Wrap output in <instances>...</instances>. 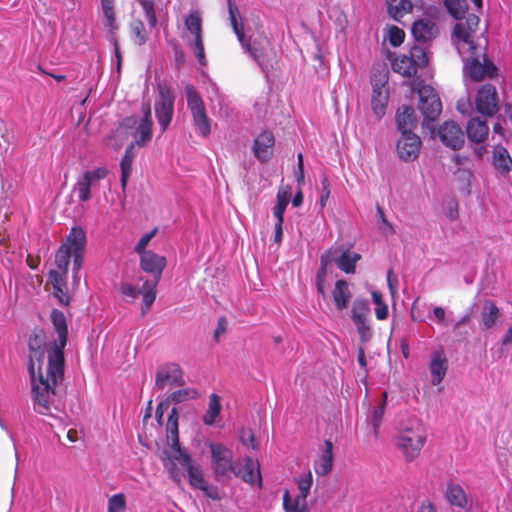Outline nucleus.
<instances>
[{
    "mask_svg": "<svg viewBox=\"0 0 512 512\" xmlns=\"http://www.w3.org/2000/svg\"><path fill=\"white\" fill-rule=\"evenodd\" d=\"M106 167H96L83 171L77 178L73 192L80 202H88L100 189V183L108 176Z\"/></svg>",
    "mask_w": 512,
    "mask_h": 512,
    "instance_id": "obj_7",
    "label": "nucleus"
},
{
    "mask_svg": "<svg viewBox=\"0 0 512 512\" xmlns=\"http://www.w3.org/2000/svg\"><path fill=\"white\" fill-rule=\"evenodd\" d=\"M416 512H437L436 507L429 501L421 503Z\"/></svg>",
    "mask_w": 512,
    "mask_h": 512,
    "instance_id": "obj_64",
    "label": "nucleus"
},
{
    "mask_svg": "<svg viewBox=\"0 0 512 512\" xmlns=\"http://www.w3.org/2000/svg\"><path fill=\"white\" fill-rule=\"evenodd\" d=\"M140 265L145 272L153 275V281L158 282L161 278L162 271L166 266V259L165 257L148 250L140 255Z\"/></svg>",
    "mask_w": 512,
    "mask_h": 512,
    "instance_id": "obj_18",
    "label": "nucleus"
},
{
    "mask_svg": "<svg viewBox=\"0 0 512 512\" xmlns=\"http://www.w3.org/2000/svg\"><path fill=\"white\" fill-rule=\"evenodd\" d=\"M144 10L148 25L155 28L157 25V17L154 9V0H138Z\"/></svg>",
    "mask_w": 512,
    "mask_h": 512,
    "instance_id": "obj_48",
    "label": "nucleus"
},
{
    "mask_svg": "<svg viewBox=\"0 0 512 512\" xmlns=\"http://www.w3.org/2000/svg\"><path fill=\"white\" fill-rule=\"evenodd\" d=\"M57 339L46 344V371L43 372L44 352L36 348L37 336L29 340L30 361L28 370L31 381L33 409L38 414L54 416V411L61 410V400L57 387L64 380V349L68 340V328L65 314L53 309L50 315Z\"/></svg>",
    "mask_w": 512,
    "mask_h": 512,
    "instance_id": "obj_1",
    "label": "nucleus"
},
{
    "mask_svg": "<svg viewBox=\"0 0 512 512\" xmlns=\"http://www.w3.org/2000/svg\"><path fill=\"white\" fill-rule=\"evenodd\" d=\"M229 19L234 33L236 34L239 42L243 49L250 54V56L258 63L263 72L267 71V65L265 63L264 48L259 43L254 41L253 43L245 40L243 27L241 23H238L237 17L239 16V10L235 4L230 0L228 1Z\"/></svg>",
    "mask_w": 512,
    "mask_h": 512,
    "instance_id": "obj_8",
    "label": "nucleus"
},
{
    "mask_svg": "<svg viewBox=\"0 0 512 512\" xmlns=\"http://www.w3.org/2000/svg\"><path fill=\"white\" fill-rule=\"evenodd\" d=\"M220 412H221L220 397L217 394L212 393L209 396L208 408L202 417L203 423L207 426L214 425L216 423V419L219 416Z\"/></svg>",
    "mask_w": 512,
    "mask_h": 512,
    "instance_id": "obj_34",
    "label": "nucleus"
},
{
    "mask_svg": "<svg viewBox=\"0 0 512 512\" xmlns=\"http://www.w3.org/2000/svg\"><path fill=\"white\" fill-rule=\"evenodd\" d=\"M408 56L411 57V60H413V64H415L417 69L424 67L428 62L426 52L418 45H414L410 49Z\"/></svg>",
    "mask_w": 512,
    "mask_h": 512,
    "instance_id": "obj_47",
    "label": "nucleus"
},
{
    "mask_svg": "<svg viewBox=\"0 0 512 512\" xmlns=\"http://www.w3.org/2000/svg\"><path fill=\"white\" fill-rule=\"evenodd\" d=\"M369 312L368 301L365 299H356L353 302L351 317L354 323L358 322L362 324V320L367 319V314Z\"/></svg>",
    "mask_w": 512,
    "mask_h": 512,
    "instance_id": "obj_40",
    "label": "nucleus"
},
{
    "mask_svg": "<svg viewBox=\"0 0 512 512\" xmlns=\"http://www.w3.org/2000/svg\"><path fill=\"white\" fill-rule=\"evenodd\" d=\"M377 213L379 215V219L382 223V231L386 236L392 235L395 233L393 225L387 220L383 209L380 206H377Z\"/></svg>",
    "mask_w": 512,
    "mask_h": 512,
    "instance_id": "obj_53",
    "label": "nucleus"
},
{
    "mask_svg": "<svg viewBox=\"0 0 512 512\" xmlns=\"http://www.w3.org/2000/svg\"><path fill=\"white\" fill-rule=\"evenodd\" d=\"M489 128L486 121L479 118H472L466 127L467 137L471 142L481 143L486 140Z\"/></svg>",
    "mask_w": 512,
    "mask_h": 512,
    "instance_id": "obj_24",
    "label": "nucleus"
},
{
    "mask_svg": "<svg viewBox=\"0 0 512 512\" xmlns=\"http://www.w3.org/2000/svg\"><path fill=\"white\" fill-rule=\"evenodd\" d=\"M306 500L300 496L293 497L289 490L283 493V509L285 512H304L306 509Z\"/></svg>",
    "mask_w": 512,
    "mask_h": 512,
    "instance_id": "obj_36",
    "label": "nucleus"
},
{
    "mask_svg": "<svg viewBox=\"0 0 512 512\" xmlns=\"http://www.w3.org/2000/svg\"><path fill=\"white\" fill-rule=\"evenodd\" d=\"M169 406H170V403L167 399L164 401H161L157 405V408L155 411V418L160 425L163 424L164 413L169 409Z\"/></svg>",
    "mask_w": 512,
    "mask_h": 512,
    "instance_id": "obj_60",
    "label": "nucleus"
},
{
    "mask_svg": "<svg viewBox=\"0 0 512 512\" xmlns=\"http://www.w3.org/2000/svg\"><path fill=\"white\" fill-rule=\"evenodd\" d=\"M211 468L217 480L228 478L235 469L233 452L223 444L210 442Z\"/></svg>",
    "mask_w": 512,
    "mask_h": 512,
    "instance_id": "obj_9",
    "label": "nucleus"
},
{
    "mask_svg": "<svg viewBox=\"0 0 512 512\" xmlns=\"http://www.w3.org/2000/svg\"><path fill=\"white\" fill-rule=\"evenodd\" d=\"M361 259V255L349 249L330 248L320 257V268L317 272V288L320 293L324 292L323 281L326 277L327 267L331 263L346 274H353L356 270V263Z\"/></svg>",
    "mask_w": 512,
    "mask_h": 512,
    "instance_id": "obj_4",
    "label": "nucleus"
},
{
    "mask_svg": "<svg viewBox=\"0 0 512 512\" xmlns=\"http://www.w3.org/2000/svg\"><path fill=\"white\" fill-rule=\"evenodd\" d=\"M419 110L424 117V124L430 128V123L437 120L442 111V103L436 90L430 85H423L419 91Z\"/></svg>",
    "mask_w": 512,
    "mask_h": 512,
    "instance_id": "obj_10",
    "label": "nucleus"
},
{
    "mask_svg": "<svg viewBox=\"0 0 512 512\" xmlns=\"http://www.w3.org/2000/svg\"><path fill=\"white\" fill-rule=\"evenodd\" d=\"M131 37L135 44L141 46L147 41V34L141 20L135 19L130 24Z\"/></svg>",
    "mask_w": 512,
    "mask_h": 512,
    "instance_id": "obj_42",
    "label": "nucleus"
},
{
    "mask_svg": "<svg viewBox=\"0 0 512 512\" xmlns=\"http://www.w3.org/2000/svg\"><path fill=\"white\" fill-rule=\"evenodd\" d=\"M143 116L138 117H127L123 120V125L126 128H134L135 143L134 145L144 146L152 138V117L151 108L149 104H143L142 106Z\"/></svg>",
    "mask_w": 512,
    "mask_h": 512,
    "instance_id": "obj_11",
    "label": "nucleus"
},
{
    "mask_svg": "<svg viewBox=\"0 0 512 512\" xmlns=\"http://www.w3.org/2000/svg\"><path fill=\"white\" fill-rule=\"evenodd\" d=\"M185 28L194 36V39H203L202 18L198 11H191L184 20Z\"/></svg>",
    "mask_w": 512,
    "mask_h": 512,
    "instance_id": "obj_37",
    "label": "nucleus"
},
{
    "mask_svg": "<svg viewBox=\"0 0 512 512\" xmlns=\"http://www.w3.org/2000/svg\"><path fill=\"white\" fill-rule=\"evenodd\" d=\"M183 373L179 365L169 363L161 366L156 374L155 385L163 389L167 385H182Z\"/></svg>",
    "mask_w": 512,
    "mask_h": 512,
    "instance_id": "obj_16",
    "label": "nucleus"
},
{
    "mask_svg": "<svg viewBox=\"0 0 512 512\" xmlns=\"http://www.w3.org/2000/svg\"><path fill=\"white\" fill-rule=\"evenodd\" d=\"M157 284L158 282L156 281H145L143 283L142 290H140V294H142L143 314H145L150 309L153 302L155 301Z\"/></svg>",
    "mask_w": 512,
    "mask_h": 512,
    "instance_id": "obj_38",
    "label": "nucleus"
},
{
    "mask_svg": "<svg viewBox=\"0 0 512 512\" xmlns=\"http://www.w3.org/2000/svg\"><path fill=\"white\" fill-rule=\"evenodd\" d=\"M204 495L212 500H220L221 493L217 486L207 483L202 489Z\"/></svg>",
    "mask_w": 512,
    "mask_h": 512,
    "instance_id": "obj_58",
    "label": "nucleus"
},
{
    "mask_svg": "<svg viewBox=\"0 0 512 512\" xmlns=\"http://www.w3.org/2000/svg\"><path fill=\"white\" fill-rule=\"evenodd\" d=\"M397 128L402 134L412 133L417 126L415 111L410 106H402L396 113Z\"/></svg>",
    "mask_w": 512,
    "mask_h": 512,
    "instance_id": "obj_22",
    "label": "nucleus"
},
{
    "mask_svg": "<svg viewBox=\"0 0 512 512\" xmlns=\"http://www.w3.org/2000/svg\"><path fill=\"white\" fill-rule=\"evenodd\" d=\"M105 18V27L109 29L110 32H113L118 29V24L116 22L114 11H108L103 14Z\"/></svg>",
    "mask_w": 512,
    "mask_h": 512,
    "instance_id": "obj_61",
    "label": "nucleus"
},
{
    "mask_svg": "<svg viewBox=\"0 0 512 512\" xmlns=\"http://www.w3.org/2000/svg\"><path fill=\"white\" fill-rule=\"evenodd\" d=\"M421 140L414 132L402 134L397 142V152L400 159L410 162L415 160L420 152Z\"/></svg>",
    "mask_w": 512,
    "mask_h": 512,
    "instance_id": "obj_15",
    "label": "nucleus"
},
{
    "mask_svg": "<svg viewBox=\"0 0 512 512\" xmlns=\"http://www.w3.org/2000/svg\"><path fill=\"white\" fill-rule=\"evenodd\" d=\"M187 106L193 118L196 133L205 138L211 132V122L207 116L205 104L196 88L187 84L184 88Z\"/></svg>",
    "mask_w": 512,
    "mask_h": 512,
    "instance_id": "obj_6",
    "label": "nucleus"
},
{
    "mask_svg": "<svg viewBox=\"0 0 512 512\" xmlns=\"http://www.w3.org/2000/svg\"><path fill=\"white\" fill-rule=\"evenodd\" d=\"M171 450H172L171 459L173 461H176L186 471H189V469H191V467H194V466L197 465V463H195L192 460L190 454L186 450L181 448L179 442L177 444L176 443H172L171 444Z\"/></svg>",
    "mask_w": 512,
    "mask_h": 512,
    "instance_id": "obj_35",
    "label": "nucleus"
},
{
    "mask_svg": "<svg viewBox=\"0 0 512 512\" xmlns=\"http://www.w3.org/2000/svg\"><path fill=\"white\" fill-rule=\"evenodd\" d=\"M411 32L417 42L428 43L437 36L438 28L432 20L424 18L413 23Z\"/></svg>",
    "mask_w": 512,
    "mask_h": 512,
    "instance_id": "obj_21",
    "label": "nucleus"
},
{
    "mask_svg": "<svg viewBox=\"0 0 512 512\" xmlns=\"http://www.w3.org/2000/svg\"><path fill=\"white\" fill-rule=\"evenodd\" d=\"M227 328V320L225 317H221L218 320L217 327L214 332V337L216 340L220 337V335L224 334Z\"/></svg>",
    "mask_w": 512,
    "mask_h": 512,
    "instance_id": "obj_63",
    "label": "nucleus"
},
{
    "mask_svg": "<svg viewBox=\"0 0 512 512\" xmlns=\"http://www.w3.org/2000/svg\"><path fill=\"white\" fill-rule=\"evenodd\" d=\"M188 44L193 49L194 55L198 60L199 64L201 66H206L207 60L205 57L203 39H193L192 41H189Z\"/></svg>",
    "mask_w": 512,
    "mask_h": 512,
    "instance_id": "obj_49",
    "label": "nucleus"
},
{
    "mask_svg": "<svg viewBox=\"0 0 512 512\" xmlns=\"http://www.w3.org/2000/svg\"><path fill=\"white\" fill-rule=\"evenodd\" d=\"M354 324L357 327V330L361 336V339L366 340L367 337L370 335V326L367 322V319L362 320V324L358 323V322H356Z\"/></svg>",
    "mask_w": 512,
    "mask_h": 512,
    "instance_id": "obj_62",
    "label": "nucleus"
},
{
    "mask_svg": "<svg viewBox=\"0 0 512 512\" xmlns=\"http://www.w3.org/2000/svg\"><path fill=\"white\" fill-rule=\"evenodd\" d=\"M275 143L274 135L270 131L261 132L252 145L254 156L262 163L269 161L273 155V146Z\"/></svg>",
    "mask_w": 512,
    "mask_h": 512,
    "instance_id": "obj_17",
    "label": "nucleus"
},
{
    "mask_svg": "<svg viewBox=\"0 0 512 512\" xmlns=\"http://www.w3.org/2000/svg\"><path fill=\"white\" fill-rule=\"evenodd\" d=\"M120 290L124 296L130 297L132 299L137 298L140 294V289H138L137 286L127 282L121 284Z\"/></svg>",
    "mask_w": 512,
    "mask_h": 512,
    "instance_id": "obj_56",
    "label": "nucleus"
},
{
    "mask_svg": "<svg viewBox=\"0 0 512 512\" xmlns=\"http://www.w3.org/2000/svg\"><path fill=\"white\" fill-rule=\"evenodd\" d=\"M454 34L458 53L464 63V73L474 81L493 76L497 70L495 65L488 61L482 46L474 43L471 33L457 24Z\"/></svg>",
    "mask_w": 512,
    "mask_h": 512,
    "instance_id": "obj_3",
    "label": "nucleus"
},
{
    "mask_svg": "<svg viewBox=\"0 0 512 512\" xmlns=\"http://www.w3.org/2000/svg\"><path fill=\"white\" fill-rule=\"evenodd\" d=\"M133 148H134V143H132L131 145H129L126 148L125 153L120 161V169H121L120 182H121V187L123 190H125V188H126V185H127V182H128L129 176L131 174V170H132V163H133V159H134Z\"/></svg>",
    "mask_w": 512,
    "mask_h": 512,
    "instance_id": "obj_32",
    "label": "nucleus"
},
{
    "mask_svg": "<svg viewBox=\"0 0 512 512\" xmlns=\"http://www.w3.org/2000/svg\"><path fill=\"white\" fill-rule=\"evenodd\" d=\"M392 68L396 73L407 77L415 75L418 71L411 57L406 54L397 56L392 61Z\"/></svg>",
    "mask_w": 512,
    "mask_h": 512,
    "instance_id": "obj_31",
    "label": "nucleus"
},
{
    "mask_svg": "<svg viewBox=\"0 0 512 512\" xmlns=\"http://www.w3.org/2000/svg\"><path fill=\"white\" fill-rule=\"evenodd\" d=\"M448 360L442 349L435 350L431 354L429 370L431 374V383L436 386L439 385L447 372Z\"/></svg>",
    "mask_w": 512,
    "mask_h": 512,
    "instance_id": "obj_19",
    "label": "nucleus"
},
{
    "mask_svg": "<svg viewBox=\"0 0 512 512\" xmlns=\"http://www.w3.org/2000/svg\"><path fill=\"white\" fill-rule=\"evenodd\" d=\"M330 196V182L326 176L321 179V195L319 204L321 208L326 206L327 200Z\"/></svg>",
    "mask_w": 512,
    "mask_h": 512,
    "instance_id": "obj_52",
    "label": "nucleus"
},
{
    "mask_svg": "<svg viewBox=\"0 0 512 512\" xmlns=\"http://www.w3.org/2000/svg\"><path fill=\"white\" fill-rule=\"evenodd\" d=\"M333 465V445L332 442L327 440L324 444V449L318 458V460L314 464V470L317 475H327Z\"/></svg>",
    "mask_w": 512,
    "mask_h": 512,
    "instance_id": "obj_26",
    "label": "nucleus"
},
{
    "mask_svg": "<svg viewBox=\"0 0 512 512\" xmlns=\"http://www.w3.org/2000/svg\"><path fill=\"white\" fill-rule=\"evenodd\" d=\"M372 300L375 304V315L378 320L388 317V306L383 302L382 294L376 290L372 291Z\"/></svg>",
    "mask_w": 512,
    "mask_h": 512,
    "instance_id": "obj_44",
    "label": "nucleus"
},
{
    "mask_svg": "<svg viewBox=\"0 0 512 512\" xmlns=\"http://www.w3.org/2000/svg\"><path fill=\"white\" fill-rule=\"evenodd\" d=\"M199 392L195 388H183L172 392L167 400L176 404L183 403L185 401L196 399L199 397Z\"/></svg>",
    "mask_w": 512,
    "mask_h": 512,
    "instance_id": "obj_39",
    "label": "nucleus"
},
{
    "mask_svg": "<svg viewBox=\"0 0 512 512\" xmlns=\"http://www.w3.org/2000/svg\"><path fill=\"white\" fill-rule=\"evenodd\" d=\"M404 38H405V32L401 28H399L397 26H391L389 28L388 40H389V43L393 47L400 46L403 43Z\"/></svg>",
    "mask_w": 512,
    "mask_h": 512,
    "instance_id": "obj_50",
    "label": "nucleus"
},
{
    "mask_svg": "<svg viewBox=\"0 0 512 512\" xmlns=\"http://www.w3.org/2000/svg\"><path fill=\"white\" fill-rule=\"evenodd\" d=\"M232 473L240 477L246 483L254 484L258 482L261 484L262 479L259 463L250 456L244 458V465L242 467H238L235 464V469Z\"/></svg>",
    "mask_w": 512,
    "mask_h": 512,
    "instance_id": "obj_20",
    "label": "nucleus"
},
{
    "mask_svg": "<svg viewBox=\"0 0 512 512\" xmlns=\"http://www.w3.org/2000/svg\"><path fill=\"white\" fill-rule=\"evenodd\" d=\"M446 498L448 502L460 508H465L467 505V495L461 485L452 481L447 483Z\"/></svg>",
    "mask_w": 512,
    "mask_h": 512,
    "instance_id": "obj_29",
    "label": "nucleus"
},
{
    "mask_svg": "<svg viewBox=\"0 0 512 512\" xmlns=\"http://www.w3.org/2000/svg\"><path fill=\"white\" fill-rule=\"evenodd\" d=\"M386 4L389 16L396 21H400L401 18L413 9L410 0H386Z\"/></svg>",
    "mask_w": 512,
    "mask_h": 512,
    "instance_id": "obj_30",
    "label": "nucleus"
},
{
    "mask_svg": "<svg viewBox=\"0 0 512 512\" xmlns=\"http://www.w3.org/2000/svg\"><path fill=\"white\" fill-rule=\"evenodd\" d=\"M126 497L123 493L112 495L108 499V512H125Z\"/></svg>",
    "mask_w": 512,
    "mask_h": 512,
    "instance_id": "obj_46",
    "label": "nucleus"
},
{
    "mask_svg": "<svg viewBox=\"0 0 512 512\" xmlns=\"http://www.w3.org/2000/svg\"><path fill=\"white\" fill-rule=\"evenodd\" d=\"M388 103V93L384 87V84L379 85L376 83L373 86L371 105L373 112L378 119L385 115L386 107Z\"/></svg>",
    "mask_w": 512,
    "mask_h": 512,
    "instance_id": "obj_23",
    "label": "nucleus"
},
{
    "mask_svg": "<svg viewBox=\"0 0 512 512\" xmlns=\"http://www.w3.org/2000/svg\"><path fill=\"white\" fill-rule=\"evenodd\" d=\"M444 5L448 12L458 18L460 9H461V1L460 0H444Z\"/></svg>",
    "mask_w": 512,
    "mask_h": 512,
    "instance_id": "obj_59",
    "label": "nucleus"
},
{
    "mask_svg": "<svg viewBox=\"0 0 512 512\" xmlns=\"http://www.w3.org/2000/svg\"><path fill=\"white\" fill-rule=\"evenodd\" d=\"M425 442L426 433L420 423H417L415 427L402 430L395 439L396 447L408 462L419 456Z\"/></svg>",
    "mask_w": 512,
    "mask_h": 512,
    "instance_id": "obj_5",
    "label": "nucleus"
},
{
    "mask_svg": "<svg viewBox=\"0 0 512 512\" xmlns=\"http://www.w3.org/2000/svg\"><path fill=\"white\" fill-rule=\"evenodd\" d=\"M86 243L87 237L84 229L80 226L72 227L70 233L67 235L65 241L61 244L55 255V264L59 270H51L49 272V279L53 284V288L66 286L65 280L71 258L73 264V282L75 284L79 283V272L83 265Z\"/></svg>",
    "mask_w": 512,
    "mask_h": 512,
    "instance_id": "obj_2",
    "label": "nucleus"
},
{
    "mask_svg": "<svg viewBox=\"0 0 512 512\" xmlns=\"http://www.w3.org/2000/svg\"><path fill=\"white\" fill-rule=\"evenodd\" d=\"M156 234V229H154L153 231L151 232H148L146 234H144L138 241L136 247H135V251L142 255L143 252H146L145 248L146 246L149 244L150 240L154 237V235Z\"/></svg>",
    "mask_w": 512,
    "mask_h": 512,
    "instance_id": "obj_55",
    "label": "nucleus"
},
{
    "mask_svg": "<svg viewBox=\"0 0 512 512\" xmlns=\"http://www.w3.org/2000/svg\"><path fill=\"white\" fill-rule=\"evenodd\" d=\"M187 474H188L189 484L194 489L201 490L208 483V481H206L204 478L203 471L199 464H197L194 467H191V469H189V471H187Z\"/></svg>",
    "mask_w": 512,
    "mask_h": 512,
    "instance_id": "obj_43",
    "label": "nucleus"
},
{
    "mask_svg": "<svg viewBox=\"0 0 512 512\" xmlns=\"http://www.w3.org/2000/svg\"><path fill=\"white\" fill-rule=\"evenodd\" d=\"M440 141L452 150H459L465 142L461 127L454 121L444 122L438 129Z\"/></svg>",
    "mask_w": 512,
    "mask_h": 512,
    "instance_id": "obj_14",
    "label": "nucleus"
},
{
    "mask_svg": "<svg viewBox=\"0 0 512 512\" xmlns=\"http://www.w3.org/2000/svg\"><path fill=\"white\" fill-rule=\"evenodd\" d=\"M312 483H313V477H312V474L310 471L301 475L297 479V487H298L297 496H300L301 498H304L306 500L307 496L310 492Z\"/></svg>",
    "mask_w": 512,
    "mask_h": 512,
    "instance_id": "obj_45",
    "label": "nucleus"
},
{
    "mask_svg": "<svg viewBox=\"0 0 512 512\" xmlns=\"http://www.w3.org/2000/svg\"><path fill=\"white\" fill-rule=\"evenodd\" d=\"M476 109L483 116H493L499 110V97L492 84L482 85L476 95Z\"/></svg>",
    "mask_w": 512,
    "mask_h": 512,
    "instance_id": "obj_13",
    "label": "nucleus"
},
{
    "mask_svg": "<svg viewBox=\"0 0 512 512\" xmlns=\"http://www.w3.org/2000/svg\"><path fill=\"white\" fill-rule=\"evenodd\" d=\"M500 317V310L492 300H485L481 311V320L485 329L493 328Z\"/></svg>",
    "mask_w": 512,
    "mask_h": 512,
    "instance_id": "obj_28",
    "label": "nucleus"
},
{
    "mask_svg": "<svg viewBox=\"0 0 512 512\" xmlns=\"http://www.w3.org/2000/svg\"><path fill=\"white\" fill-rule=\"evenodd\" d=\"M332 297L335 307L338 310H343L347 307V304L351 298V292L349 285L345 280H337L335 287L332 291Z\"/></svg>",
    "mask_w": 512,
    "mask_h": 512,
    "instance_id": "obj_27",
    "label": "nucleus"
},
{
    "mask_svg": "<svg viewBox=\"0 0 512 512\" xmlns=\"http://www.w3.org/2000/svg\"><path fill=\"white\" fill-rule=\"evenodd\" d=\"M239 438H240L241 443L244 446L249 447V448H251L253 450L257 449V445L255 443L254 433L252 432L251 429H249V428H242L241 431H240V434H239Z\"/></svg>",
    "mask_w": 512,
    "mask_h": 512,
    "instance_id": "obj_51",
    "label": "nucleus"
},
{
    "mask_svg": "<svg viewBox=\"0 0 512 512\" xmlns=\"http://www.w3.org/2000/svg\"><path fill=\"white\" fill-rule=\"evenodd\" d=\"M174 112V96L170 88L159 86V99L155 104V114L161 130L164 132L171 123Z\"/></svg>",
    "mask_w": 512,
    "mask_h": 512,
    "instance_id": "obj_12",
    "label": "nucleus"
},
{
    "mask_svg": "<svg viewBox=\"0 0 512 512\" xmlns=\"http://www.w3.org/2000/svg\"><path fill=\"white\" fill-rule=\"evenodd\" d=\"M493 164L496 169L502 173H508L512 170V159L507 151L502 146H497L493 153Z\"/></svg>",
    "mask_w": 512,
    "mask_h": 512,
    "instance_id": "obj_33",
    "label": "nucleus"
},
{
    "mask_svg": "<svg viewBox=\"0 0 512 512\" xmlns=\"http://www.w3.org/2000/svg\"><path fill=\"white\" fill-rule=\"evenodd\" d=\"M290 196H291V188L290 187L279 189V191L277 192V195H276V204L275 205H280V206L287 208L289 200H290Z\"/></svg>",
    "mask_w": 512,
    "mask_h": 512,
    "instance_id": "obj_54",
    "label": "nucleus"
},
{
    "mask_svg": "<svg viewBox=\"0 0 512 512\" xmlns=\"http://www.w3.org/2000/svg\"><path fill=\"white\" fill-rule=\"evenodd\" d=\"M388 393L383 392L379 403L372 407L371 412L367 416V421L372 427L374 437L379 434V429L382 423V419L385 413Z\"/></svg>",
    "mask_w": 512,
    "mask_h": 512,
    "instance_id": "obj_25",
    "label": "nucleus"
},
{
    "mask_svg": "<svg viewBox=\"0 0 512 512\" xmlns=\"http://www.w3.org/2000/svg\"><path fill=\"white\" fill-rule=\"evenodd\" d=\"M178 410L176 408H172L167 419L166 430L170 435L172 443L179 442V430H178Z\"/></svg>",
    "mask_w": 512,
    "mask_h": 512,
    "instance_id": "obj_41",
    "label": "nucleus"
},
{
    "mask_svg": "<svg viewBox=\"0 0 512 512\" xmlns=\"http://www.w3.org/2000/svg\"><path fill=\"white\" fill-rule=\"evenodd\" d=\"M295 179L299 186L304 184V162L303 154H297V168L295 170Z\"/></svg>",
    "mask_w": 512,
    "mask_h": 512,
    "instance_id": "obj_57",
    "label": "nucleus"
}]
</instances>
